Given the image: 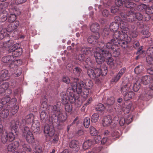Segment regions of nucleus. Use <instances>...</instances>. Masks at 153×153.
Returning <instances> with one entry per match:
<instances>
[{
    "label": "nucleus",
    "mask_w": 153,
    "mask_h": 153,
    "mask_svg": "<svg viewBox=\"0 0 153 153\" xmlns=\"http://www.w3.org/2000/svg\"><path fill=\"white\" fill-rule=\"evenodd\" d=\"M72 89L71 88L67 89L66 92L63 91L60 93V96L62 99V101L64 104L69 102L74 103L78 100L79 94L82 91V85H80V82L77 83L76 82L71 83Z\"/></svg>",
    "instance_id": "obj_1"
},
{
    "label": "nucleus",
    "mask_w": 153,
    "mask_h": 153,
    "mask_svg": "<svg viewBox=\"0 0 153 153\" xmlns=\"http://www.w3.org/2000/svg\"><path fill=\"white\" fill-rule=\"evenodd\" d=\"M99 51H95L94 53V56L97 62L99 64H101L105 60V59H108L107 61V63L111 66L112 69L114 68L113 67L114 65V61L112 58L111 57V54L107 50H105V48H102Z\"/></svg>",
    "instance_id": "obj_2"
},
{
    "label": "nucleus",
    "mask_w": 153,
    "mask_h": 153,
    "mask_svg": "<svg viewBox=\"0 0 153 153\" xmlns=\"http://www.w3.org/2000/svg\"><path fill=\"white\" fill-rule=\"evenodd\" d=\"M132 15V11H129L126 14L125 13L122 12L121 13V16L123 18V20L121 19L119 16H116L114 17V19L116 22L120 24V27L121 30L123 33L127 32L129 31L128 24L126 22H132L134 20L131 16Z\"/></svg>",
    "instance_id": "obj_3"
},
{
    "label": "nucleus",
    "mask_w": 153,
    "mask_h": 153,
    "mask_svg": "<svg viewBox=\"0 0 153 153\" xmlns=\"http://www.w3.org/2000/svg\"><path fill=\"white\" fill-rule=\"evenodd\" d=\"M19 120H13L11 122V131L8 132L5 129L7 133L6 137L5 139L3 140V144L6 143L8 141H12L15 139L16 136L19 133L18 126L19 125Z\"/></svg>",
    "instance_id": "obj_4"
},
{
    "label": "nucleus",
    "mask_w": 153,
    "mask_h": 153,
    "mask_svg": "<svg viewBox=\"0 0 153 153\" xmlns=\"http://www.w3.org/2000/svg\"><path fill=\"white\" fill-rule=\"evenodd\" d=\"M80 85H82L83 88V93H82V95L84 98L88 97L89 93V90L93 86V83L91 81L87 79L85 81H80Z\"/></svg>",
    "instance_id": "obj_5"
},
{
    "label": "nucleus",
    "mask_w": 153,
    "mask_h": 153,
    "mask_svg": "<svg viewBox=\"0 0 153 153\" xmlns=\"http://www.w3.org/2000/svg\"><path fill=\"white\" fill-rule=\"evenodd\" d=\"M101 69L99 68H96L94 70L89 69L88 70L87 74L91 78L95 80L96 82L99 83L100 81L98 78L101 74Z\"/></svg>",
    "instance_id": "obj_6"
},
{
    "label": "nucleus",
    "mask_w": 153,
    "mask_h": 153,
    "mask_svg": "<svg viewBox=\"0 0 153 153\" xmlns=\"http://www.w3.org/2000/svg\"><path fill=\"white\" fill-rule=\"evenodd\" d=\"M1 61L2 62L6 63L10 68H15V64L17 61H15V58L13 55H12L4 56L2 58Z\"/></svg>",
    "instance_id": "obj_7"
},
{
    "label": "nucleus",
    "mask_w": 153,
    "mask_h": 153,
    "mask_svg": "<svg viewBox=\"0 0 153 153\" xmlns=\"http://www.w3.org/2000/svg\"><path fill=\"white\" fill-rule=\"evenodd\" d=\"M123 33V34H121L120 32L117 30L114 31L113 34V39H111V42H113L114 44L117 45L118 43V41L120 40H123L124 39L125 37L127 36V33L128 32Z\"/></svg>",
    "instance_id": "obj_8"
},
{
    "label": "nucleus",
    "mask_w": 153,
    "mask_h": 153,
    "mask_svg": "<svg viewBox=\"0 0 153 153\" xmlns=\"http://www.w3.org/2000/svg\"><path fill=\"white\" fill-rule=\"evenodd\" d=\"M150 82L149 88L145 89L141 95L142 98L146 97L148 99H149L153 97V77H152Z\"/></svg>",
    "instance_id": "obj_9"
},
{
    "label": "nucleus",
    "mask_w": 153,
    "mask_h": 153,
    "mask_svg": "<svg viewBox=\"0 0 153 153\" xmlns=\"http://www.w3.org/2000/svg\"><path fill=\"white\" fill-rule=\"evenodd\" d=\"M44 132L48 140L49 141L51 140V137L53 135L55 130L53 127H50L48 124H46L44 126Z\"/></svg>",
    "instance_id": "obj_10"
},
{
    "label": "nucleus",
    "mask_w": 153,
    "mask_h": 153,
    "mask_svg": "<svg viewBox=\"0 0 153 153\" xmlns=\"http://www.w3.org/2000/svg\"><path fill=\"white\" fill-rule=\"evenodd\" d=\"M23 135L28 143H32L34 141V137L33 135L28 127H25L24 128Z\"/></svg>",
    "instance_id": "obj_11"
},
{
    "label": "nucleus",
    "mask_w": 153,
    "mask_h": 153,
    "mask_svg": "<svg viewBox=\"0 0 153 153\" xmlns=\"http://www.w3.org/2000/svg\"><path fill=\"white\" fill-rule=\"evenodd\" d=\"M125 37L123 39L120 40L118 41L117 43H118L117 46H120L123 48H125L127 47L128 43L130 42L131 40V38L128 36V34L127 36Z\"/></svg>",
    "instance_id": "obj_12"
},
{
    "label": "nucleus",
    "mask_w": 153,
    "mask_h": 153,
    "mask_svg": "<svg viewBox=\"0 0 153 153\" xmlns=\"http://www.w3.org/2000/svg\"><path fill=\"white\" fill-rule=\"evenodd\" d=\"M99 45L100 46L98 47V49H97L96 51H99L102 48L101 47V46H102V48H105V50H107L109 52L108 50L109 49H111L114 47H115V46H117V45L114 44L113 42H111H111H108L106 44L105 47L104 46L105 45V44H104V43L102 42L100 43Z\"/></svg>",
    "instance_id": "obj_13"
},
{
    "label": "nucleus",
    "mask_w": 153,
    "mask_h": 153,
    "mask_svg": "<svg viewBox=\"0 0 153 153\" xmlns=\"http://www.w3.org/2000/svg\"><path fill=\"white\" fill-rule=\"evenodd\" d=\"M19 142L17 141H15L9 144L7 146V150L10 152L16 150L19 146Z\"/></svg>",
    "instance_id": "obj_14"
},
{
    "label": "nucleus",
    "mask_w": 153,
    "mask_h": 153,
    "mask_svg": "<svg viewBox=\"0 0 153 153\" xmlns=\"http://www.w3.org/2000/svg\"><path fill=\"white\" fill-rule=\"evenodd\" d=\"M19 25V22L17 21L11 23L8 25L7 29V32H10L13 31L17 28Z\"/></svg>",
    "instance_id": "obj_15"
},
{
    "label": "nucleus",
    "mask_w": 153,
    "mask_h": 153,
    "mask_svg": "<svg viewBox=\"0 0 153 153\" xmlns=\"http://www.w3.org/2000/svg\"><path fill=\"white\" fill-rule=\"evenodd\" d=\"M8 15V11L5 9V7L3 8L0 13V22H3L7 19V16Z\"/></svg>",
    "instance_id": "obj_16"
},
{
    "label": "nucleus",
    "mask_w": 153,
    "mask_h": 153,
    "mask_svg": "<svg viewBox=\"0 0 153 153\" xmlns=\"http://www.w3.org/2000/svg\"><path fill=\"white\" fill-rule=\"evenodd\" d=\"M112 121L111 117L108 115L104 117L102 121V124L104 126H108L110 125Z\"/></svg>",
    "instance_id": "obj_17"
},
{
    "label": "nucleus",
    "mask_w": 153,
    "mask_h": 153,
    "mask_svg": "<svg viewBox=\"0 0 153 153\" xmlns=\"http://www.w3.org/2000/svg\"><path fill=\"white\" fill-rule=\"evenodd\" d=\"M7 133L5 129H4L2 125L0 124V141L3 144V140L5 139Z\"/></svg>",
    "instance_id": "obj_18"
},
{
    "label": "nucleus",
    "mask_w": 153,
    "mask_h": 153,
    "mask_svg": "<svg viewBox=\"0 0 153 153\" xmlns=\"http://www.w3.org/2000/svg\"><path fill=\"white\" fill-rule=\"evenodd\" d=\"M2 81L0 80V94H3L6 92V90L8 88L9 85L8 83L5 82L1 84Z\"/></svg>",
    "instance_id": "obj_19"
},
{
    "label": "nucleus",
    "mask_w": 153,
    "mask_h": 153,
    "mask_svg": "<svg viewBox=\"0 0 153 153\" xmlns=\"http://www.w3.org/2000/svg\"><path fill=\"white\" fill-rule=\"evenodd\" d=\"M55 117H57L58 120L59 122H62L65 121L67 118L66 114L64 111H60V113L58 115H56Z\"/></svg>",
    "instance_id": "obj_20"
},
{
    "label": "nucleus",
    "mask_w": 153,
    "mask_h": 153,
    "mask_svg": "<svg viewBox=\"0 0 153 153\" xmlns=\"http://www.w3.org/2000/svg\"><path fill=\"white\" fill-rule=\"evenodd\" d=\"M130 85L127 84H123L121 86L120 91L121 94L123 95H125L126 93L129 91Z\"/></svg>",
    "instance_id": "obj_21"
},
{
    "label": "nucleus",
    "mask_w": 153,
    "mask_h": 153,
    "mask_svg": "<svg viewBox=\"0 0 153 153\" xmlns=\"http://www.w3.org/2000/svg\"><path fill=\"white\" fill-rule=\"evenodd\" d=\"M10 76L8 70H3L0 72V79L2 80H5Z\"/></svg>",
    "instance_id": "obj_22"
},
{
    "label": "nucleus",
    "mask_w": 153,
    "mask_h": 153,
    "mask_svg": "<svg viewBox=\"0 0 153 153\" xmlns=\"http://www.w3.org/2000/svg\"><path fill=\"white\" fill-rule=\"evenodd\" d=\"M99 37V34H97L96 36H89L88 38V41L89 43L95 44V42H97V40Z\"/></svg>",
    "instance_id": "obj_23"
},
{
    "label": "nucleus",
    "mask_w": 153,
    "mask_h": 153,
    "mask_svg": "<svg viewBox=\"0 0 153 153\" xmlns=\"http://www.w3.org/2000/svg\"><path fill=\"white\" fill-rule=\"evenodd\" d=\"M50 107L52 109L51 114L56 115H58L60 113V109L59 106H56L55 105L53 106H50Z\"/></svg>",
    "instance_id": "obj_24"
},
{
    "label": "nucleus",
    "mask_w": 153,
    "mask_h": 153,
    "mask_svg": "<svg viewBox=\"0 0 153 153\" xmlns=\"http://www.w3.org/2000/svg\"><path fill=\"white\" fill-rule=\"evenodd\" d=\"M24 119L25 120L26 123H31L33 122L34 116L32 114H29L25 117Z\"/></svg>",
    "instance_id": "obj_25"
},
{
    "label": "nucleus",
    "mask_w": 153,
    "mask_h": 153,
    "mask_svg": "<svg viewBox=\"0 0 153 153\" xmlns=\"http://www.w3.org/2000/svg\"><path fill=\"white\" fill-rule=\"evenodd\" d=\"M153 76H145L142 77L141 79V82L144 85H147L151 80V78Z\"/></svg>",
    "instance_id": "obj_26"
},
{
    "label": "nucleus",
    "mask_w": 153,
    "mask_h": 153,
    "mask_svg": "<svg viewBox=\"0 0 153 153\" xmlns=\"http://www.w3.org/2000/svg\"><path fill=\"white\" fill-rule=\"evenodd\" d=\"M100 27L99 25L97 23H95L93 24L90 27V30L91 31L95 33H96L97 34L99 33H98L99 29Z\"/></svg>",
    "instance_id": "obj_27"
},
{
    "label": "nucleus",
    "mask_w": 153,
    "mask_h": 153,
    "mask_svg": "<svg viewBox=\"0 0 153 153\" xmlns=\"http://www.w3.org/2000/svg\"><path fill=\"white\" fill-rule=\"evenodd\" d=\"M124 5L125 7L131 9L133 8L136 6V4L131 0H125Z\"/></svg>",
    "instance_id": "obj_28"
},
{
    "label": "nucleus",
    "mask_w": 153,
    "mask_h": 153,
    "mask_svg": "<svg viewBox=\"0 0 153 153\" xmlns=\"http://www.w3.org/2000/svg\"><path fill=\"white\" fill-rule=\"evenodd\" d=\"M125 70L126 68H122L117 76L113 78V82H117L125 72Z\"/></svg>",
    "instance_id": "obj_29"
},
{
    "label": "nucleus",
    "mask_w": 153,
    "mask_h": 153,
    "mask_svg": "<svg viewBox=\"0 0 153 153\" xmlns=\"http://www.w3.org/2000/svg\"><path fill=\"white\" fill-rule=\"evenodd\" d=\"M119 27V24L116 22H113L110 25L109 28L110 30L112 32L117 30Z\"/></svg>",
    "instance_id": "obj_30"
},
{
    "label": "nucleus",
    "mask_w": 153,
    "mask_h": 153,
    "mask_svg": "<svg viewBox=\"0 0 153 153\" xmlns=\"http://www.w3.org/2000/svg\"><path fill=\"white\" fill-rule=\"evenodd\" d=\"M134 93L132 91H128L126 93L125 95H123L124 100L127 101L134 97Z\"/></svg>",
    "instance_id": "obj_31"
},
{
    "label": "nucleus",
    "mask_w": 153,
    "mask_h": 153,
    "mask_svg": "<svg viewBox=\"0 0 153 153\" xmlns=\"http://www.w3.org/2000/svg\"><path fill=\"white\" fill-rule=\"evenodd\" d=\"M93 145V142L91 140H88L85 141L83 143L82 147L85 149L89 148Z\"/></svg>",
    "instance_id": "obj_32"
},
{
    "label": "nucleus",
    "mask_w": 153,
    "mask_h": 153,
    "mask_svg": "<svg viewBox=\"0 0 153 153\" xmlns=\"http://www.w3.org/2000/svg\"><path fill=\"white\" fill-rule=\"evenodd\" d=\"M7 11H9L10 13L13 14L17 15H19L20 14V10L18 9L15 7H11L9 8V9H7Z\"/></svg>",
    "instance_id": "obj_33"
},
{
    "label": "nucleus",
    "mask_w": 153,
    "mask_h": 153,
    "mask_svg": "<svg viewBox=\"0 0 153 153\" xmlns=\"http://www.w3.org/2000/svg\"><path fill=\"white\" fill-rule=\"evenodd\" d=\"M22 150V152H25V153L27 152H31L32 149L30 146L27 144H24L22 146V149H20Z\"/></svg>",
    "instance_id": "obj_34"
},
{
    "label": "nucleus",
    "mask_w": 153,
    "mask_h": 153,
    "mask_svg": "<svg viewBox=\"0 0 153 153\" xmlns=\"http://www.w3.org/2000/svg\"><path fill=\"white\" fill-rule=\"evenodd\" d=\"M92 49L90 48L83 47L82 48L81 51L82 53L85 54L91 53Z\"/></svg>",
    "instance_id": "obj_35"
},
{
    "label": "nucleus",
    "mask_w": 153,
    "mask_h": 153,
    "mask_svg": "<svg viewBox=\"0 0 153 153\" xmlns=\"http://www.w3.org/2000/svg\"><path fill=\"white\" fill-rule=\"evenodd\" d=\"M9 114V111L7 109H4L0 112V116L2 118L7 117Z\"/></svg>",
    "instance_id": "obj_36"
},
{
    "label": "nucleus",
    "mask_w": 153,
    "mask_h": 153,
    "mask_svg": "<svg viewBox=\"0 0 153 153\" xmlns=\"http://www.w3.org/2000/svg\"><path fill=\"white\" fill-rule=\"evenodd\" d=\"M40 120L42 122H45L48 119V115L47 113L44 110L42 111L40 114Z\"/></svg>",
    "instance_id": "obj_37"
},
{
    "label": "nucleus",
    "mask_w": 153,
    "mask_h": 153,
    "mask_svg": "<svg viewBox=\"0 0 153 153\" xmlns=\"http://www.w3.org/2000/svg\"><path fill=\"white\" fill-rule=\"evenodd\" d=\"M69 147L71 149H76L78 148V142L76 140H72L69 143Z\"/></svg>",
    "instance_id": "obj_38"
},
{
    "label": "nucleus",
    "mask_w": 153,
    "mask_h": 153,
    "mask_svg": "<svg viewBox=\"0 0 153 153\" xmlns=\"http://www.w3.org/2000/svg\"><path fill=\"white\" fill-rule=\"evenodd\" d=\"M112 52V55L114 57H117L120 54V50L118 48H117L116 46L114 47L111 49Z\"/></svg>",
    "instance_id": "obj_39"
},
{
    "label": "nucleus",
    "mask_w": 153,
    "mask_h": 153,
    "mask_svg": "<svg viewBox=\"0 0 153 153\" xmlns=\"http://www.w3.org/2000/svg\"><path fill=\"white\" fill-rule=\"evenodd\" d=\"M144 69V67L142 65H138L135 68L134 72L136 74H140L143 72Z\"/></svg>",
    "instance_id": "obj_40"
},
{
    "label": "nucleus",
    "mask_w": 153,
    "mask_h": 153,
    "mask_svg": "<svg viewBox=\"0 0 153 153\" xmlns=\"http://www.w3.org/2000/svg\"><path fill=\"white\" fill-rule=\"evenodd\" d=\"M7 29H2L0 31V40L3 39L6 36H8L9 34L7 33Z\"/></svg>",
    "instance_id": "obj_41"
},
{
    "label": "nucleus",
    "mask_w": 153,
    "mask_h": 153,
    "mask_svg": "<svg viewBox=\"0 0 153 153\" xmlns=\"http://www.w3.org/2000/svg\"><path fill=\"white\" fill-rule=\"evenodd\" d=\"M8 21L9 22H13L16 21L15 20L16 19V16L13 14L10 13V15H8Z\"/></svg>",
    "instance_id": "obj_42"
},
{
    "label": "nucleus",
    "mask_w": 153,
    "mask_h": 153,
    "mask_svg": "<svg viewBox=\"0 0 153 153\" xmlns=\"http://www.w3.org/2000/svg\"><path fill=\"white\" fill-rule=\"evenodd\" d=\"M99 115L98 114H94L91 118V121L94 123L96 122L99 119Z\"/></svg>",
    "instance_id": "obj_43"
},
{
    "label": "nucleus",
    "mask_w": 153,
    "mask_h": 153,
    "mask_svg": "<svg viewBox=\"0 0 153 153\" xmlns=\"http://www.w3.org/2000/svg\"><path fill=\"white\" fill-rule=\"evenodd\" d=\"M19 107L17 105H15L11 107L10 113L12 115H14L18 111Z\"/></svg>",
    "instance_id": "obj_44"
},
{
    "label": "nucleus",
    "mask_w": 153,
    "mask_h": 153,
    "mask_svg": "<svg viewBox=\"0 0 153 153\" xmlns=\"http://www.w3.org/2000/svg\"><path fill=\"white\" fill-rule=\"evenodd\" d=\"M132 11V15H131V16H132V17H134V15L135 18L136 19H137L138 20H142V19H143V16L140 13H135V14H134V13H133L132 11Z\"/></svg>",
    "instance_id": "obj_45"
},
{
    "label": "nucleus",
    "mask_w": 153,
    "mask_h": 153,
    "mask_svg": "<svg viewBox=\"0 0 153 153\" xmlns=\"http://www.w3.org/2000/svg\"><path fill=\"white\" fill-rule=\"evenodd\" d=\"M21 51V48H18L16 50V51L12 53V55H13V57H15V58L16 59V57L18 56L21 54L22 52Z\"/></svg>",
    "instance_id": "obj_46"
},
{
    "label": "nucleus",
    "mask_w": 153,
    "mask_h": 153,
    "mask_svg": "<svg viewBox=\"0 0 153 153\" xmlns=\"http://www.w3.org/2000/svg\"><path fill=\"white\" fill-rule=\"evenodd\" d=\"M90 134L93 136H96L98 134V132L96 129L93 126H91L90 128Z\"/></svg>",
    "instance_id": "obj_47"
},
{
    "label": "nucleus",
    "mask_w": 153,
    "mask_h": 153,
    "mask_svg": "<svg viewBox=\"0 0 153 153\" xmlns=\"http://www.w3.org/2000/svg\"><path fill=\"white\" fill-rule=\"evenodd\" d=\"M105 109V107L101 103L99 104L95 107L96 110L99 111H103Z\"/></svg>",
    "instance_id": "obj_48"
},
{
    "label": "nucleus",
    "mask_w": 153,
    "mask_h": 153,
    "mask_svg": "<svg viewBox=\"0 0 153 153\" xmlns=\"http://www.w3.org/2000/svg\"><path fill=\"white\" fill-rule=\"evenodd\" d=\"M114 99L113 97H111L108 98L106 102V104L107 105H112L114 103Z\"/></svg>",
    "instance_id": "obj_49"
},
{
    "label": "nucleus",
    "mask_w": 153,
    "mask_h": 153,
    "mask_svg": "<svg viewBox=\"0 0 153 153\" xmlns=\"http://www.w3.org/2000/svg\"><path fill=\"white\" fill-rule=\"evenodd\" d=\"M81 71V69L79 67H76L73 70L74 73L77 76L80 75Z\"/></svg>",
    "instance_id": "obj_50"
},
{
    "label": "nucleus",
    "mask_w": 153,
    "mask_h": 153,
    "mask_svg": "<svg viewBox=\"0 0 153 153\" xmlns=\"http://www.w3.org/2000/svg\"><path fill=\"white\" fill-rule=\"evenodd\" d=\"M68 103V102L66 104H66L65 106V109L66 111L70 112L72 110V107L71 105Z\"/></svg>",
    "instance_id": "obj_51"
},
{
    "label": "nucleus",
    "mask_w": 153,
    "mask_h": 153,
    "mask_svg": "<svg viewBox=\"0 0 153 153\" xmlns=\"http://www.w3.org/2000/svg\"><path fill=\"white\" fill-rule=\"evenodd\" d=\"M90 124V119L89 118L86 117L83 122V124L86 128H88Z\"/></svg>",
    "instance_id": "obj_52"
},
{
    "label": "nucleus",
    "mask_w": 153,
    "mask_h": 153,
    "mask_svg": "<svg viewBox=\"0 0 153 153\" xmlns=\"http://www.w3.org/2000/svg\"><path fill=\"white\" fill-rule=\"evenodd\" d=\"M85 65L86 67H91L92 65V61L90 58H87L85 60Z\"/></svg>",
    "instance_id": "obj_53"
},
{
    "label": "nucleus",
    "mask_w": 153,
    "mask_h": 153,
    "mask_svg": "<svg viewBox=\"0 0 153 153\" xmlns=\"http://www.w3.org/2000/svg\"><path fill=\"white\" fill-rule=\"evenodd\" d=\"M146 61L149 65L153 64V56L148 55L146 58Z\"/></svg>",
    "instance_id": "obj_54"
},
{
    "label": "nucleus",
    "mask_w": 153,
    "mask_h": 153,
    "mask_svg": "<svg viewBox=\"0 0 153 153\" xmlns=\"http://www.w3.org/2000/svg\"><path fill=\"white\" fill-rule=\"evenodd\" d=\"M128 34L129 35H130L132 38H135L138 35V33L137 31H133L130 32L129 29L128 32L127 33V34L128 35Z\"/></svg>",
    "instance_id": "obj_55"
},
{
    "label": "nucleus",
    "mask_w": 153,
    "mask_h": 153,
    "mask_svg": "<svg viewBox=\"0 0 153 153\" xmlns=\"http://www.w3.org/2000/svg\"><path fill=\"white\" fill-rule=\"evenodd\" d=\"M10 98L9 97H6L3 98L1 100V102L3 105H5L9 102Z\"/></svg>",
    "instance_id": "obj_56"
},
{
    "label": "nucleus",
    "mask_w": 153,
    "mask_h": 153,
    "mask_svg": "<svg viewBox=\"0 0 153 153\" xmlns=\"http://www.w3.org/2000/svg\"><path fill=\"white\" fill-rule=\"evenodd\" d=\"M146 5L144 4H141L138 5L137 7V9L139 10H146Z\"/></svg>",
    "instance_id": "obj_57"
},
{
    "label": "nucleus",
    "mask_w": 153,
    "mask_h": 153,
    "mask_svg": "<svg viewBox=\"0 0 153 153\" xmlns=\"http://www.w3.org/2000/svg\"><path fill=\"white\" fill-rule=\"evenodd\" d=\"M124 1L125 0H116L115 4L118 7L122 6L124 4Z\"/></svg>",
    "instance_id": "obj_58"
},
{
    "label": "nucleus",
    "mask_w": 153,
    "mask_h": 153,
    "mask_svg": "<svg viewBox=\"0 0 153 153\" xmlns=\"http://www.w3.org/2000/svg\"><path fill=\"white\" fill-rule=\"evenodd\" d=\"M140 88V84L138 83H136L134 84L133 89L135 92L137 91Z\"/></svg>",
    "instance_id": "obj_59"
},
{
    "label": "nucleus",
    "mask_w": 153,
    "mask_h": 153,
    "mask_svg": "<svg viewBox=\"0 0 153 153\" xmlns=\"http://www.w3.org/2000/svg\"><path fill=\"white\" fill-rule=\"evenodd\" d=\"M147 53L148 55H151L153 56V47H150L147 50Z\"/></svg>",
    "instance_id": "obj_60"
},
{
    "label": "nucleus",
    "mask_w": 153,
    "mask_h": 153,
    "mask_svg": "<svg viewBox=\"0 0 153 153\" xmlns=\"http://www.w3.org/2000/svg\"><path fill=\"white\" fill-rule=\"evenodd\" d=\"M35 151L33 153H42V148L39 146H36L35 147Z\"/></svg>",
    "instance_id": "obj_61"
},
{
    "label": "nucleus",
    "mask_w": 153,
    "mask_h": 153,
    "mask_svg": "<svg viewBox=\"0 0 153 153\" xmlns=\"http://www.w3.org/2000/svg\"><path fill=\"white\" fill-rule=\"evenodd\" d=\"M111 135L112 137H114V138H117L120 136V133L118 131H115L112 132L111 134Z\"/></svg>",
    "instance_id": "obj_62"
},
{
    "label": "nucleus",
    "mask_w": 153,
    "mask_h": 153,
    "mask_svg": "<svg viewBox=\"0 0 153 153\" xmlns=\"http://www.w3.org/2000/svg\"><path fill=\"white\" fill-rule=\"evenodd\" d=\"M146 13L148 14L153 13V6H151L147 7L146 10Z\"/></svg>",
    "instance_id": "obj_63"
},
{
    "label": "nucleus",
    "mask_w": 153,
    "mask_h": 153,
    "mask_svg": "<svg viewBox=\"0 0 153 153\" xmlns=\"http://www.w3.org/2000/svg\"><path fill=\"white\" fill-rule=\"evenodd\" d=\"M147 71L151 75L153 74V64L149 65V68L147 70Z\"/></svg>",
    "instance_id": "obj_64"
}]
</instances>
